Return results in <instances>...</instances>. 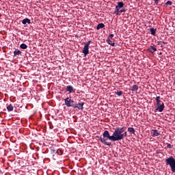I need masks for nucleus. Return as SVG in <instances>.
I'll list each match as a JSON object with an SVG mask.
<instances>
[{
    "mask_svg": "<svg viewBox=\"0 0 175 175\" xmlns=\"http://www.w3.org/2000/svg\"><path fill=\"white\" fill-rule=\"evenodd\" d=\"M126 130V127H116L115 131H113V134L112 135H109V133L108 131H105L103 134H102V137H98V140L100 141V143L105 144L107 146H112V143L107 142V139L111 140V142H119L122 139L127 137L126 135L122 134L123 132Z\"/></svg>",
    "mask_w": 175,
    "mask_h": 175,
    "instance_id": "1",
    "label": "nucleus"
},
{
    "mask_svg": "<svg viewBox=\"0 0 175 175\" xmlns=\"http://www.w3.org/2000/svg\"><path fill=\"white\" fill-rule=\"evenodd\" d=\"M166 165H169L171 167V172L175 173V159L174 157L171 156L168 159H165Z\"/></svg>",
    "mask_w": 175,
    "mask_h": 175,
    "instance_id": "2",
    "label": "nucleus"
},
{
    "mask_svg": "<svg viewBox=\"0 0 175 175\" xmlns=\"http://www.w3.org/2000/svg\"><path fill=\"white\" fill-rule=\"evenodd\" d=\"M85 105V103L79 102L77 104L71 105L70 106H67V107H73V109H77L79 111H83V106Z\"/></svg>",
    "mask_w": 175,
    "mask_h": 175,
    "instance_id": "3",
    "label": "nucleus"
},
{
    "mask_svg": "<svg viewBox=\"0 0 175 175\" xmlns=\"http://www.w3.org/2000/svg\"><path fill=\"white\" fill-rule=\"evenodd\" d=\"M156 109H154V113H157V111L161 113L165 109V104L162 103L161 105H156Z\"/></svg>",
    "mask_w": 175,
    "mask_h": 175,
    "instance_id": "4",
    "label": "nucleus"
},
{
    "mask_svg": "<svg viewBox=\"0 0 175 175\" xmlns=\"http://www.w3.org/2000/svg\"><path fill=\"white\" fill-rule=\"evenodd\" d=\"M73 103H74L73 100L70 99V97H67L64 99V105L66 107L75 105Z\"/></svg>",
    "mask_w": 175,
    "mask_h": 175,
    "instance_id": "5",
    "label": "nucleus"
},
{
    "mask_svg": "<svg viewBox=\"0 0 175 175\" xmlns=\"http://www.w3.org/2000/svg\"><path fill=\"white\" fill-rule=\"evenodd\" d=\"M126 12L125 9H115V12H113V14H116L117 16L120 15L121 13Z\"/></svg>",
    "mask_w": 175,
    "mask_h": 175,
    "instance_id": "6",
    "label": "nucleus"
},
{
    "mask_svg": "<svg viewBox=\"0 0 175 175\" xmlns=\"http://www.w3.org/2000/svg\"><path fill=\"white\" fill-rule=\"evenodd\" d=\"M89 49H90V46H88V45H85V46L83 47V50H82V53H83L85 56L88 55Z\"/></svg>",
    "mask_w": 175,
    "mask_h": 175,
    "instance_id": "7",
    "label": "nucleus"
},
{
    "mask_svg": "<svg viewBox=\"0 0 175 175\" xmlns=\"http://www.w3.org/2000/svg\"><path fill=\"white\" fill-rule=\"evenodd\" d=\"M161 134V132L157 130H152L151 131V135L152 137H155L159 136Z\"/></svg>",
    "mask_w": 175,
    "mask_h": 175,
    "instance_id": "8",
    "label": "nucleus"
},
{
    "mask_svg": "<svg viewBox=\"0 0 175 175\" xmlns=\"http://www.w3.org/2000/svg\"><path fill=\"white\" fill-rule=\"evenodd\" d=\"M123 6H124V4L122 1L117 3V5H116V9H122Z\"/></svg>",
    "mask_w": 175,
    "mask_h": 175,
    "instance_id": "9",
    "label": "nucleus"
},
{
    "mask_svg": "<svg viewBox=\"0 0 175 175\" xmlns=\"http://www.w3.org/2000/svg\"><path fill=\"white\" fill-rule=\"evenodd\" d=\"M148 51H150V53H153L154 52L157 51V49H156V46L153 45L150 46V49H148Z\"/></svg>",
    "mask_w": 175,
    "mask_h": 175,
    "instance_id": "10",
    "label": "nucleus"
},
{
    "mask_svg": "<svg viewBox=\"0 0 175 175\" xmlns=\"http://www.w3.org/2000/svg\"><path fill=\"white\" fill-rule=\"evenodd\" d=\"M22 24L23 25H29L31 24V21L29 18H25L23 21H22Z\"/></svg>",
    "mask_w": 175,
    "mask_h": 175,
    "instance_id": "11",
    "label": "nucleus"
},
{
    "mask_svg": "<svg viewBox=\"0 0 175 175\" xmlns=\"http://www.w3.org/2000/svg\"><path fill=\"white\" fill-rule=\"evenodd\" d=\"M107 44L112 46V47H115V43L112 42V41L109 38H107Z\"/></svg>",
    "mask_w": 175,
    "mask_h": 175,
    "instance_id": "12",
    "label": "nucleus"
},
{
    "mask_svg": "<svg viewBox=\"0 0 175 175\" xmlns=\"http://www.w3.org/2000/svg\"><path fill=\"white\" fill-rule=\"evenodd\" d=\"M66 90L70 93H72V92L73 91V87L68 85L66 88Z\"/></svg>",
    "mask_w": 175,
    "mask_h": 175,
    "instance_id": "13",
    "label": "nucleus"
},
{
    "mask_svg": "<svg viewBox=\"0 0 175 175\" xmlns=\"http://www.w3.org/2000/svg\"><path fill=\"white\" fill-rule=\"evenodd\" d=\"M157 31V29H153V28L150 29V32H151V34L153 35L154 36H156Z\"/></svg>",
    "mask_w": 175,
    "mask_h": 175,
    "instance_id": "14",
    "label": "nucleus"
},
{
    "mask_svg": "<svg viewBox=\"0 0 175 175\" xmlns=\"http://www.w3.org/2000/svg\"><path fill=\"white\" fill-rule=\"evenodd\" d=\"M161 96H156V105H162L161 100Z\"/></svg>",
    "mask_w": 175,
    "mask_h": 175,
    "instance_id": "15",
    "label": "nucleus"
},
{
    "mask_svg": "<svg viewBox=\"0 0 175 175\" xmlns=\"http://www.w3.org/2000/svg\"><path fill=\"white\" fill-rule=\"evenodd\" d=\"M105 28V25L103 23H100L97 25L96 29L100 30V29Z\"/></svg>",
    "mask_w": 175,
    "mask_h": 175,
    "instance_id": "16",
    "label": "nucleus"
},
{
    "mask_svg": "<svg viewBox=\"0 0 175 175\" xmlns=\"http://www.w3.org/2000/svg\"><path fill=\"white\" fill-rule=\"evenodd\" d=\"M13 54L14 55V57H16V56H18V55L22 54V52H21V51L16 50L13 52Z\"/></svg>",
    "mask_w": 175,
    "mask_h": 175,
    "instance_id": "17",
    "label": "nucleus"
},
{
    "mask_svg": "<svg viewBox=\"0 0 175 175\" xmlns=\"http://www.w3.org/2000/svg\"><path fill=\"white\" fill-rule=\"evenodd\" d=\"M137 90H138L137 85H133V86H132V89H131V91L132 92H136Z\"/></svg>",
    "mask_w": 175,
    "mask_h": 175,
    "instance_id": "18",
    "label": "nucleus"
},
{
    "mask_svg": "<svg viewBox=\"0 0 175 175\" xmlns=\"http://www.w3.org/2000/svg\"><path fill=\"white\" fill-rule=\"evenodd\" d=\"M7 111H8V112H11L13 111V105H12V104L7 107Z\"/></svg>",
    "mask_w": 175,
    "mask_h": 175,
    "instance_id": "19",
    "label": "nucleus"
},
{
    "mask_svg": "<svg viewBox=\"0 0 175 175\" xmlns=\"http://www.w3.org/2000/svg\"><path fill=\"white\" fill-rule=\"evenodd\" d=\"M19 47H20L21 49H24V50L27 49V45H26V44H25V43L21 44V45L19 46Z\"/></svg>",
    "mask_w": 175,
    "mask_h": 175,
    "instance_id": "20",
    "label": "nucleus"
},
{
    "mask_svg": "<svg viewBox=\"0 0 175 175\" xmlns=\"http://www.w3.org/2000/svg\"><path fill=\"white\" fill-rule=\"evenodd\" d=\"M128 131H129V132L135 135V129H133V127H129Z\"/></svg>",
    "mask_w": 175,
    "mask_h": 175,
    "instance_id": "21",
    "label": "nucleus"
},
{
    "mask_svg": "<svg viewBox=\"0 0 175 175\" xmlns=\"http://www.w3.org/2000/svg\"><path fill=\"white\" fill-rule=\"evenodd\" d=\"M157 44L161 45V47H163V46L165 44H166V42H162V41H159V42H157Z\"/></svg>",
    "mask_w": 175,
    "mask_h": 175,
    "instance_id": "22",
    "label": "nucleus"
},
{
    "mask_svg": "<svg viewBox=\"0 0 175 175\" xmlns=\"http://www.w3.org/2000/svg\"><path fill=\"white\" fill-rule=\"evenodd\" d=\"M122 94H123L122 91L115 92V94L118 96H122Z\"/></svg>",
    "mask_w": 175,
    "mask_h": 175,
    "instance_id": "23",
    "label": "nucleus"
},
{
    "mask_svg": "<svg viewBox=\"0 0 175 175\" xmlns=\"http://www.w3.org/2000/svg\"><path fill=\"white\" fill-rule=\"evenodd\" d=\"M165 5L166 6H168V5L171 6V5H172V1H168L166 2V3H165Z\"/></svg>",
    "mask_w": 175,
    "mask_h": 175,
    "instance_id": "24",
    "label": "nucleus"
},
{
    "mask_svg": "<svg viewBox=\"0 0 175 175\" xmlns=\"http://www.w3.org/2000/svg\"><path fill=\"white\" fill-rule=\"evenodd\" d=\"M113 36H114L113 34H109V36H108V38L107 39H112Z\"/></svg>",
    "mask_w": 175,
    "mask_h": 175,
    "instance_id": "25",
    "label": "nucleus"
},
{
    "mask_svg": "<svg viewBox=\"0 0 175 175\" xmlns=\"http://www.w3.org/2000/svg\"><path fill=\"white\" fill-rule=\"evenodd\" d=\"M153 1H154V5H159V0H153Z\"/></svg>",
    "mask_w": 175,
    "mask_h": 175,
    "instance_id": "26",
    "label": "nucleus"
},
{
    "mask_svg": "<svg viewBox=\"0 0 175 175\" xmlns=\"http://www.w3.org/2000/svg\"><path fill=\"white\" fill-rule=\"evenodd\" d=\"M90 44H91V41L87 42V43H85V46H90Z\"/></svg>",
    "mask_w": 175,
    "mask_h": 175,
    "instance_id": "27",
    "label": "nucleus"
},
{
    "mask_svg": "<svg viewBox=\"0 0 175 175\" xmlns=\"http://www.w3.org/2000/svg\"><path fill=\"white\" fill-rule=\"evenodd\" d=\"M167 148H172V146L170 144H167Z\"/></svg>",
    "mask_w": 175,
    "mask_h": 175,
    "instance_id": "28",
    "label": "nucleus"
},
{
    "mask_svg": "<svg viewBox=\"0 0 175 175\" xmlns=\"http://www.w3.org/2000/svg\"><path fill=\"white\" fill-rule=\"evenodd\" d=\"M122 135H124L127 137V132L124 131L123 133H122Z\"/></svg>",
    "mask_w": 175,
    "mask_h": 175,
    "instance_id": "29",
    "label": "nucleus"
},
{
    "mask_svg": "<svg viewBox=\"0 0 175 175\" xmlns=\"http://www.w3.org/2000/svg\"><path fill=\"white\" fill-rule=\"evenodd\" d=\"M61 152V150H57V152Z\"/></svg>",
    "mask_w": 175,
    "mask_h": 175,
    "instance_id": "30",
    "label": "nucleus"
},
{
    "mask_svg": "<svg viewBox=\"0 0 175 175\" xmlns=\"http://www.w3.org/2000/svg\"><path fill=\"white\" fill-rule=\"evenodd\" d=\"M161 55V53H160V55Z\"/></svg>",
    "mask_w": 175,
    "mask_h": 175,
    "instance_id": "31",
    "label": "nucleus"
}]
</instances>
